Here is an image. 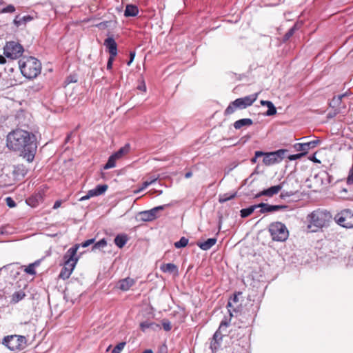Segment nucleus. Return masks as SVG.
I'll use <instances>...</instances> for the list:
<instances>
[{"label": "nucleus", "instance_id": "obj_51", "mask_svg": "<svg viewBox=\"0 0 353 353\" xmlns=\"http://www.w3.org/2000/svg\"><path fill=\"white\" fill-rule=\"evenodd\" d=\"M265 154V152H263L262 151H256L254 156L258 159L259 157H261L263 156L264 157Z\"/></svg>", "mask_w": 353, "mask_h": 353}, {"label": "nucleus", "instance_id": "obj_20", "mask_svg": "<svg viewBox=\"0 0 353 353\" xmlns=\"http://www.w3.org/2000/svg\"><path fill=\"white\" fill-rule=\"evenodd\" d=\"M129 240V238L127 234H121L116 236L114 238V243L115 245L119 248H122L125 246L128 241Z\"/></svg>", "mask_w": 353, "mask_h": 353}, {"label": "nucleus", "instance_id": "obj_33", "mask_svg": "<svg viewBox=\"0 0 353 353\" xmlns=\"http://www.w3.org/2000/svg\"><path fill=\"white\" fill-rule=\"evenodd\" d=\"M117 159L112 154L109 157V159L108 160V162L103 166V168L105 170H108V169H110V168H114L116 166V161H117Z\"/></svg>", "mask_w": 353, "mask_h": 353}, {"label": "nucleus", "instance_id": "obj_3", "mask_svg": "<svg viewBox=\"0 0 353 353\" xmlns=\"http://www.w3.org/2000/svg\"><path fill=\"white\" fill-rule=\"evenodd\" d=\"M307 228L315 232L329 224L332 220V214L327 210H317L307 216Z\"/></svg>", "mask_w": 353, "mask_h": 353}, {"label": "nucleus", "instance_id": "obj_44", "mask_svg": "<svg viewBox=\"0 0 353 353\" xmlns=\"http://www.w3.org/2000/svg\"><path fill=\"white\" fill-rule=\"evenodd\" d=\"M6 202L7 205L10 208H14L16 206L15 201L10 196L6 199Z\"/></svg>", "mask_w": 353, "mask_h": 353}, {"label": "nucleus", "instance_id": "obj_22", "mask_svg": "<svg viewBox=\"0 0 353 353\" xmlns=\"http://www.w3.org/2000/svg\"><path fill=\"white\" fill-rule=\"evenodd\" d=\"M139 13V9L137 6L128 4L125 7L124 15L128 17H136Z\"/></svg>", "mask_w": 353, "mask_h": 353}, {"label": "nucleus", "instance_id": "obj_30", "mask_svg": "<svg viewBox=\"0 0 353 353\" xmlns=\"http://www.w3.org/2000/svg\"><path fill=\"white\" fill-rule=\"evenodd\" d=\"M130 150L129 144L125 145L124 147L121 148L117 152L112 155L118 160L123 155L126 154Z\"/></svg>", "mask_w": 353, "mask_h": 353}, {"label": "nucleus", "instance_id": "obj_43", "mask_svg": "<svg viewBox=\"0 0 353 353\" xmlns=\"http://www.w3.org/2000/svg\"><path fill=\"white\" fill-rule=\"evenodd\" d=\"M347 183L349 185L353 184V164L352 168L349 172L348 176L347 178Z\"/></svg>", "mask_w": 353, "mask_h": 353}, {"label": "nucleus", "instance_id": "obj_48", "mask_svg": "<svg viewBox=\"0 0 353 353\" xmlns=\"http://www.w3.org/2000/svg\"><path fill=\"white\" fill-rule=\"evenodd\" d=\"M90 193H91V190H90L88 192V193H87V194H86V195H85V196H82V197L80 199V201H85V200H88V199H90L91 197H93V195H91V194H90Z\"/></svg>", "mask_w": 353, "mask_h": 353}, {"label": "nucleus", "instance_id": "obj_23", "mask_svg": "<svg viewBox=\"0 0 353 353\" xmlns=\"http://www.w3.org/2000/svg\"><path fill=\"white\" fill-rule=\"evenodd\" d=\"M28 172V168L23 164H18L14 166L13 174L17 176H24Z\"/></svg>", "mask_w": 353, "mask_h": 353}, {"label": "nucleus", "instance_id": "obj_13", "mask_svg": "<svg viewBox=\"0 0 353 353\" xmlns=\"http://www.w3.org/2000/svg\"><path fill=\"white\" fill-rule=\"evenodd\" d=\"M320 143L319 139L313 140L305 143H298L294 144V148L296 151L301 152L303 156L307 154L308 151L314 148Z\"/></svg>", "mask_w": 353, "mask_h": 353}, {"label": "nucleus", "instance_id": "obj_17", "mask_svg": "<svg viewBox=\"0 0 353 353\" xmlns=\"http://www.w3.org/2000/svg\"><path fill=\"white\" fill-rule=\"evenodd\" d=\"M104 46L108 49L110 56L116 57L117 55V44L112 37L105 39Z\"/></svg>", "mask_w": 353, "mask_h": 353}, {"label": "nucleus", "instance_id": "obj_57", "mask_svg": "<svg viewBox=\"0 0 353 353\" xmlns=\"http://www.w3.org/2000/svg\"><path fill=\"white\" fill-rule=\"evenodd\" d=\"M139 90H143V91H145V90H146V88H145V85H143V86H139Z\"/></svg>", "mask_w": 353, "mask_h": 353}, {"label": "nucleus", "instance_id": "obj_21", "mask_svg": "<svg viewBox=\"0 0 353 353\" xmlns=\"http://www.w3.org/2000/svg\"><path fill=\"white\" fill-rule=\"evenodd\" d=\"M261 104L262 105L267 106V108H268V111L265 112V115L266 116H272L276 114V109L275 106L274 105L273 103L270 101H265L261 100Z\"/></svg>", "mask_w": 353, "mask_h": 353}, {"label": "nucleus", "instance_id": "obj_27", "mask_svg": "<svg viewBox=\"0 0 353 353\" xmlns=\"http://www.w3.org/2000/svg\"><path fill=\"white\" fill-rule=\"evenodd\" d=\"M161 270L163 272H169V273H173V272H177V267L174 263H165L163 264L161 266Z\"/></svg>", "mask_w": 353, "mask_h": 353}, {"label": "nucleus", "instance_id": "obj_5", "mask_svg": "<svg viewBox=\"0 0 353 353\" xmlns=\"http://www.w3.org/2000/svg\"><path fill=\"white\" fill-rule=\"evenodd\" d=\"M79 245H74L68 250L63 256L64 264L59 277L63 280L68 279L72 274L79 258L76 256Z\"/></svg>", "mask_w": 353, "mask_h": 353}, {"label": "nucleus", "instance_id": "obj_38", "mask_svg": "<svg viewBox=\"0 0 353 353\" xmlns=\"http://www.w3.org/2000/svg\"><path fill=\"white\" fill-rule=\"evenodd\" d=\"M236 196V193L234 194H230V196H228V194H224L223 195H221L219 196V202L220 203H225L229 200H231L233 198H234Z\"/></svg>", "mask_w": 353, "mask_h": 353}, {"label": "nucleus", "instance_id": "obj_62", "mask_svg": "<svg viewBox=\"0 0 353 353\" xmlns=\"http://www.w3.org/2000/svg\"><path fill=\"white\" fill-rule=\"evenodd\" d=\"M3 3H4L3 0H0V5H2V4H3Z\"/></svg>", "mask_w": 353, "mask_h": 353}, {"label": "nucleus", "instance_id": "obj_24", "mask_svg": "<svg viewBox=\"0 0 353 353\" xmlns=\"http://www.w3.org/2000/svg\"><path fill=\"white\" fill-rule=\"evenodd\" d=\"M108 188V185L106 184L99 185L94 189L90 190H91L90 194L93 195V196H97L101 195L106 192Z\"/></svg>", "mask_w": 353, "mask_h": 353}, {"label": "nucleus", "instance_id": "obj_4", "mask_svg": "<svg viewBox=\"0 0 353 353\" xmlns=\"http://www.w3.org/2000/svg\"><path fill=\"white\" fill-rule=\"evenodd\" d=\"M21 74L26 78L33 79L41 72V64L40 61L33 57H25L19 61Z\"/></svg>", "mask_w": 353, "mask_h": 353}, {"label": "nucleus", "instance_id": "obj_40", "mask_svg": "<svg viewBox=\"0 0 353 353\" xmlns=\"http://www.w3.org/2000/svg\"><path fill=\"white\" fill-rule=\"evenodd\" d=\"M345 96V94H343L341 95H338L337 97H334L332 99V103H334V105L338 106L341 103L342 99Z\"/></svg>", "mask_w": 353, "mask_h": 353}, {"label": "nucleus", "instance_id": "obj_12", "mask_svg": "<svg viewBox=\"0 0 353 353\" xmlns=\"http://www.w3.org/2000/svg\"><path fill=\"white\" fill-rule=\"evenodd\" d=\"M227 321H222L219 325V329L215 332L210 342V348L212 352H215L219 349L223 334L222 331L228 326Z\"/></svg>", "mask_w": 353, "mask_h": 353}, {"label": "nucleus", "instance_id": "obj_46", "mask_svg": "<svg viewBox=\"0 0 353 353\" xmlns=\"http://www.w3.org/2000/svg\"><path fill=\"white\" fill-rule=\"evenodd\" d=\"M116 57H112L110 55V57L108 59V63H107V69L111 70L112 68V64L113 61L114 60Z\"/></svg>", "mask_w": 353, "mask_h": 353}, {"label": "nucleus", "instance_id": "obj_59", "mask_svg": "<svg viewBox=\"0 0 353 353\" xmlns=\"http://www.w3.org/2000/svg\"><path fill=\"white\" fill-rule=\"evenodd\" d=\"M143 353H153V352L151 350H146Z\"/></svg>", "mask_w": 353, "mask_h": 353}, {"label": "nucleus", "instance_id": "obj_25", "mask_svg": "<svg viewBox=\"0 0 353 353\" xmlns=\"http://www.w3.org/2000/svg\"><path fill=\"white\" fill-rule=\"evenodd\" d=\"M216 241L217 239L216 238H210L203 242H200V249L208 250L215 245Z\"/></svg>", "mask_w": 353, "mask_h": 353}, {"label": "nucleus", "instance_id": "obj_35", "mask_svg": "<svg viewBox=\"0 0 353 353\" xmlns=\"http://www.w3.org/2000/svg\"><path fill=\"white\" fill-rule=\"evenodd\" d=\"M37 265V263H36V262L29 264L27 267L25 268L24 272L30 275L36 274V271H35L34 268Z\"/></svg>", "mask_w": 353, "mask_h": 353}, {"label": "nucleus", "instance_id": "obj_11", "mask_svg": "<svg viewBox=\"0 0 353 353\" xmlns=\"http://www.w3.org/2000/svg\"><path fill=\"white\" fill-rule=\"evenodd\" d=\"M285 150H278L275 152L265 153L263 163L268 166L281 162L284 158Z\"/></svg>", "mask_w": 353, "mask_h": 353}, {"label": "nucleus", "instance_id": "obj_52", "mask_svg": "<svg viewBox=\"0 0 353 353\" xmlns=\"http://www.w3.org/2000/svg\"><path fill=\"white\" fill-rule=\"evenodd\" d=\"M61 205V201L60 200H58L57 201H55L54 204V206H53V208L54 209H57L59 208Z\"/></svg>", "mask_w": 353, "mask_h": 353}, {"label": "nucleus", "instance_id": "obj_36", "mask_svg": "<svg viewBox=\"0 0 353 353\" xmlns=\"http://www.w3.org/2000/svg\"><path fill=\"white\" fill-rule=\"evenodd\" d=\"M106 245L107 241L105 240V239H102L94 244V245L92 246V250L103 248Z\"/></svg>", "mask_w": 353, "mask_h": 353}, {"label": "nucleus", "instance_id": "obj_1", "mask_svg": "<svg viewBox=\"0 0 353 353\" xmlns=\"http://www.w3.org/2000/svg\"><path fill=\"white\" fill-rule=\"evenodd\" d=\"M7 147L12 151L19 152L21 157L31 163L37 148L36 137L27 130L15 129L7 135Z\"/></svg>", "mask_w": 353, "mask_h": 353}, {"label": "nucleus", "instance_id": "obj_39", "mask_svg": "<svg viewBox=\"0 0 353 353\" xmlns=\"http://www.w3.org/2000/svg\"><path fill=\"white\" fill-rule=\"evenodd\" d=\"M125 346V342H121L117 344L112 351V353H121V352L123 350Z\"/></svg>", "mask_w": 353, "mask_h": 353}, {"label": "nucleus", "instance_id": "obj_8", "mask_svg": "<svg viewBox=\"0 0 353 353\" xmlns=\"http://www.w3.org/2000/svg\"><path fill=\"white\" fill-rule=\"evenodd\" d=\"M2 343L11 351H21L26 347L27 339L21 335H10L3 338Z\"/></svg>", "mask_w": 353, "mask_h": 353}, {"label": "nucleus", "instance_id": "obj_14", "mask_svg": "<svg viewBox=\"0 0 353 353\" xmlns=\"http://www.w3.org/2000/svg\"><path fill=\"white\" fill-rule=\"evenodd\" d=\"M286 183V181H283L277 185L271 186L270 188L263 190V191L259 192L255 194L254 198H259L262 196H266L268 197H272L274 195L278 194L283 188L284 185Z\"/></svg>", "mask_w": 353, "mask_h": 353}, {"label": "nucleus", "instance_id": "obj_10", "mask_svg": "<svg viewBox=\"0 0 353 353\" xmlns=\"http://www.w3.org/2000/svg\"><path fill=\"white\" fill-rule=\"evenodd\" d=\"M336 223L346 228H353V212L349 209L342 210L335 217Z\"/></svg>", "mask_w": 353, "mask_h": 353}, {"label": "nucleus", "instance_id": "obj_53", "mask_svg": "<svg viewBox=\"0 0 353 353\" xmlns=\"http://www.w3.org/2000/svg\"><path fill=\"white\" fill-rule=\"evenodd\" d=\"M6 63V57L0 55V64H5Z\"/></svg>", "mask_w": 353, "mask_h": 353}, {"label": "nucleus", "instance_id": "obj_42", "mask_svg": "<svg viewBox=\"0 0 353 353\" xmlns=\"http://www.w3.org/2000/svg\"><path fill=\"white\" fill-rule=\"evenodd\" d=\"M162 326L165 331H170L172 329L171 323L169 321L163 319L162 321Z\"/></svg>", "mask_w": 353, "mask_h": 353}, {"label": "nucleus", "instance_id": "obj_28", "mask_svg": "<svg viewBox=\"0 0 353 353\" xmlns=\"http://www.w3.org/2000/svg\"><path fill=\"white\" fill-rule=\"evenodd\" d=\"M259 206L256 205H251L247 208H243L240 211V214L242 218H245L253 213L255 209L258 208Z\"/></svg>", "mask_w": 353, "mask_h": 353}, {"label": "nucleus", "instance_id": "obj_45", "mask_svg": "<svg viewBox=\"0 0 353 353\" xmlns=\"http://www.w3.org/2000/svg\"><path fill=\"white\" fill-rule=\"evenodd\" d=\"M94 242V239H91L86 240L84 242H83V243H81V244H79V246L81 245L83 248H86V247L93 244Z\"/></svg>", "mask_w": 353, "mask_h": 353}, {"label": "nucleus", "instance_id": "obj_61", "mask_svg": "<svg viewBox=\"0 0 353 353\" xmlns=\"http://www.w3.org/2000/svg\"><path fill=\"white\" fill-rule=\"evenodd\" d=\"M314 162H320L319 160H317L315 157H314V160H313Z\"/></svg>", "mask_w": 353, "mask_h": 353}, {"label": "nucleus", "instance_id": "obj_31", "mask_svg": "<svg viewBox=\"0 0 353 353\" xmlns=\"http://www.w3.org/2000/svg\"><path fill=\"white\" fill-rule=\"evenodd\" d=\"M299 26L298 23H294V26L288 30V31L285 34L283 37V41L285 42L290 39L291 37L294 34V32L299 30Z\"/></svg>", "mask_w": 353, "mask_h": 353}, {"label": "nucleus", "instance_id": "obj_7", "mask_svg": "<svg viewBox=\"0 0 353 353\" xmlns=\"http://www.w3.org/2000/svg\"><path fill=\"white\" fill-rule=\"evenodd\" d=\"M268 231L273 241L283 242L288 238V230L285 225L281 222L277 221L270 223Z\"/></svg>", "mask_w": 353, "mask_h": 353}, {"label": "nucleus", "instance_id": "obj_34", "mask_svg": "<svg viewBox=\"0 0 353 353\" xmlns=\"http://www.w3.org/2000/svg\"><path fill=\"white\" fill-rule=\"evenodd\" d=\"M157 180V178L154 177V178L151 179L150 180H148V181H144L141 187L139 190L134 191V193L140 192L141 191H142L144 189H145L148 186H149L150 185H151L153 183H154Z\"/></svg>", "mask_w": 353, "mask_h": 353}, {"label": "nucleus", "instance_id": "obj_32", "mask_svg": "<svg viewBox=\"0 0 353 353\" xmlns=\"http://www.w3.org/2000/svg\"><path fill=\"white\" fill-rule=\"evenodd\" d=\"M154 327H159V325L153 323V322H148V321H144L140 323V328L143 332H145L148 328H153Z\"/></svg>", "mask_w": 353, "mask_h": 353}, {"label": "nucleus", "instance_id": "obj_2", "mask_svg": "<svg viewBox=\"0 0 353 353\" xmlns=\"http://www.w3.org/2000/svg\"><path fill=\"white\" fill-rule=\"evenodd\" d=\"M256 314L252 312V314H249L248 317H245L244 314H240L239 320L244 323L242 326H239L237 328L234 329L231 331L232 339H236L237 341L241 340L238 343L239 345H241L242 347L246 348L249 345L248 334L250 330L248 327L253 323Z\"/></svg>", "mask_w": 353, "mask_h": 353}, {"label": "nucleus", "instance_id": "obj_47", "mask_svg": "<svg viewBox=\"0 0 353 353\" xmlns=\"http://www.w3.org/2000/svg\"><path fill=\"white\" fill-rule=\"evenodd\" d=\"M294 195V192H288V191H285L283 190L281 194V198H286V197H290L291 196Z\"/></svg>", "mask_w": 353, "mask_h": 353}, {"label": "nucleus", "instance_id": "obj_37", "mask_svg": "<svg viewBox=\"0 0 353 353\" xmlns=\"http://www.w3.org/2000/svg\"><path fill=\"white\" fill-rule=\"evenodd\" d=\"M188 239L185 237H181L179 241L174 243V246L176 248H184L188 245Z\"/></svg>", "mask_w": 353, "mask_h": 353}, {"label": "nucleus", "instance_id": "obj_9", "mask_svg": "<svg viewBox=\"0 0 353 353\" xmlns=\"http://www.w3.org/2000/svg\"><path fill=\"white\" fill-rule=\"evenodd\" d=\"M24 49L22 45L16 41H7L3 47V54L12 60L21 57Z\"/></svg>", "mask_w": 353, "mask_h": 353}, {"label": "nucleus", "instance_id": "obj_29", "mask_svg": "<svg viewBox=\"0 0 353 353\" xmlns=\"http://www.w3.org/2000/svg\"><path fill=\"white\" fill-rule=\"evenodd\" d=\"M26 296V293L23 291H22V290L15 292L12 295L11 302L13 303H17L19 301H20L22 299H23Z\"/></svg>", "mask_w": 353, "mask_h": 353}, {"label": "nucleus", "instance_id": "obj_56", "mask_svg": "<svg viewBox=\"0 0 353 353\" xmlns=\"http://www.w3.org/2000/svg\"><path fill=\"white\" fill-rule=\"evenodd\" d=\"M256 160H257V158L254 156L252 159H251V162L252 163H255L256 162Z\"/></svg>", "mask_w": 353, "mask_h": 353}, {"label": "nucleus", "instance_id": "obj_19", "mask_svg": "<svg viewBox=\"0 0 353 353\" xmlns=\"http://www.w3.org/2000/svg\"><path fill=\"white\" fill-rule=\"evenodd\" d=\"M253 124V121L251 119L245 118L236 121L233 126L236 130H239L243 127H248Z\"/></svg>", "mask_w": 353, "mask_h": 353}, {"label": "nucleus", "instance_id": "obj_15", "mask_svg": "<svg viewBox=\"0 0 353 353\" xmlns=\"http://www.w3.org/2000/svg\"><path fill=\"white\" fill-rule=\"evenodd\" d=\"M164 206L160 205L155 207L150 210L141 212L139 214V219L143 221H151L157 218V212L159 210H163Z\"/></svg>", "mask_w": 353, "mask_h": 353}, {"label": "nucleus", "instance_id": "obj_49", "mask_svg": "<svg viewBox=\"0 0 353 353\" xmlns=\"http://www.w3.org/2000/svg\"><path fill=\"white\" fill-rule=\"evenodd\" d=\"M134 57H135V52H130V60L127 63L128 65H130L131 64V63L133 61V60L134 59Z\"/></svg>", "mask_w": 353, "mask_h": 353}, {"label": "nucleus", "instance_id": "obj_18", "mask_svg": "<svg viewBox=\"0 0 353 353\" xmlns=\"http://www.w3.org/2000/svg\"><path fill=\"white\" fill-rule=\"evenodd\" d=\"M135 283V281L130 277H127L125 279H121L118 283V288L122 291H127L130 290V288L134 285Z\"/></svg>", "mask_w": 353, "mask_h": 353}, {"label": "nucleus", "instance_id": "obj_6", "mask_svg": "<svg viewBox=\"0 0 353 353\" xmlns=\"http://www.w3.org/2000/svg\"><path fill=\"white\" fill-rule=\"evenodd\" d=\"M258 93H254L244 97L238 98L232 101L224 111V115L228 116L233 114L237 109H245L252 105L257 99Z\"/></svg>", "mask_w": 353, "mask_h": 353}, {"label": "nucleus", "instance_id": "obj_60", "mask_svg": "<svg viewBox=\"0 0 353 353\" xmlns=\"http://www.w3.org/2000/svg\"><path fill=\"white\" fill-rule=\"evenodd\" d=\"M323 174H324L325 175H326V176L329 178V183H330V182H331V181H330V176H328V174H327V172H324Z\"/></svg>", "mask_w": 353, "mask_h": 353}, {"label": "nucleus", "instance_id": "obj_16", "mask_svg": "<svg viewBox=\"0 0 353 353\" xmlns=\"http://www.w3.org/2000/svg\"><path fill=\"white\" fill-rule=\"evenodd\" d=\"M257 206L260 208L261 213L273 212L280 210H285L288 208L287 205H270L265 203L257 204Z\"/></svg>", "mask_w": 353, "mask_h": 353}, {"label": "nucleus", "instance_id": "obj_26", "mask_svg": "<svg viewBox=\"0 0 353 353\" xmlns=\"http://www.w3.org/2000/svg\"><path fill=\"white\" fill-rule=\"evenodd\" d=\"M239 301V299L237 295H234L232 298H230L228 301L227 307L228 308V312H230V316H233L232 312H236V308L234 307L233 303H236Z\"/></svg>", "mask_w": 353, "mask_h": 353}, {"label": "nucleus", "instance_id": "obj_55", "mask_svg": "<svg viewBox=\"0 0 353 353\" xmlns=\"http://www.w3.org/2000/svg\"><path fill=\"white\" fill-rule=\"evenodd\" d=\"M19 16H17L16 18L14 19V23L19 26L21 24L20 21L18 20Z\"/></svg>", "mask_w": 353, "mask_h": 353}, {"label": "nucleus", "instance_id": "obj_50", "mask_svg": "<svg viewBox=\"0 0 353 353\" xmlns=\"http://www.w3.org/2000/svg\"><path fill=\"white\" fill-rule=\"evenodd\" d=\"M303 157V154L301 153L300 154H294V155H291L289 159L290 160H296L297 159H299L300 157Z\"/></svg>", "mask_w": 353, "mask_h": 353}, {"label": "nucleus", "instance_id": "obj_54", "mask_svg": "<svg viewBox=\"0 0 353 353\" xmlns=\"http://www.w3.org/2000/svg\"><path fill=\"white\" fill-rule=\"evenodd\" d=\"M158 353H167L166 347H161L159 350Z\"/></svg>", "mask_w": 353, "mask_h": 353}, {"label": "nucleus", "instance_id": "obj_58", "mask_svg": "<svg viewBox=\"0 0 353 353\" xmlns=\"http://www.w3.org/2000/svg\"><path fill=\"white\" fill-rule=\"evenodd\" d=\"M191 176H192V173H191V172H187V173L185 174V177H186V178H189V177H190Z\"/></svg>", "mask_w": 353, "mask_h": 353}, {"label": "nucleus", "instance_id": "obj_41", "mask_svg": "<svg viewBox=\"0 0 353 353\" xmlns=\"http://www.w3.org/2000/svg\"><path fill=\"white\" fill-rule=\"evenodd\" d=\"M15 11V8L13 5H8L3 8L1 11V13H12Z\"/></svg>", "mask_w": 353, "mask_h": 353}]
</instances>
